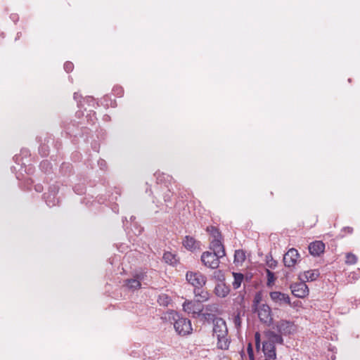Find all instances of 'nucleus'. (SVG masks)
<instances>
[{"mask_svg": "<svg viewBox=\"0 0 360 360\" xmlns=\"http://www.w3.org/2000/svg\"><path fill=\"white\" fill-rule=\"evenodd\" d=\"M98 165H99L101 169H103L105 167L106 163L104 160H101L98 161Z\"/></svg>", "mask_w": 360, "mask_h": 360, "instance_id": "nucleus-31", "label": "nucleus"}, {"mask_svg": "<svg viewBox=\"0 0 360 360\" xmlns=\"http://www.w3.org/2000/svg\"><path fill=\"white\" fill-rule=\"evenodd\" d=\"M170 301V298L165 294L160 295L158 300L159 304L162 306H167Z\"/></svg>", "mask_w": 360, "mask_h": 360, "instance_id": "nucleus-23", "label": "nucleus"}, {"mask_svg": "<svg viewBox=\"0 0 360 360\" xmlns=\"http://www.w3.org/2000/svg\"><path fill=\"white\" fill-rule=\"evenodd\" d=\"M186 278L187 281L195 288L194 293L195 296H200L202 300H207L208 293L203 290L199 292L207 282L206 276L199 271H188Z\"/></svg>", "mask_w": 360, "mask_h": 360, "instance_id": "nucleus-2", "label": "nucleus"}, {"mask_svg": "<svg viewBox=\"0 0 360 360\" xmlns=\"http://www.w3.org/2000/svg\"><path fill=\"white\" fill-rule=\"evenodd\" d=\"M233 276L234 278V281L233 282V287L234 289H238L240 287L241 283L243 281L244 276L243 274L240 273H233Z\"/></svg>", "mask_w": 360, "mask_h": 360, "instance_id": "nucleus-20", "label": "nucleus"}, {"mask_svg": "<svg viewBox=\"0 0 360 360\" xmlns=\"http://www.w3.org/2000/svg\"><path fill=\"white\" fill-rule=\"evenodd\" d=\"M271 300L277 305L281 307L284 304H290V298L288 294L279 292L274 291L271 292L270 294Z\"/></svg>", "mask_w": 360, "mask_h": 360, "instance_id": "nucleus-10", "label": "nucleus"}, {"mask_svg": "<svg viewBox=\"0 0 360 360\" xmlns=\"http://www.w3.org/2000/svg\"><path fill=\"white\" fill-rule=\"evenodd\" d=\"M256 347H259L260 344V335L257 332L255 335Z\"/></svg>", "mask_w": 360, "mask_h": 360, "instance_id": "nucleus-29", "label": "nucleus"}, {"mask_svg": "<svg viewBox=\"0 0 360 360\" xmlns=\"http://www.w3.org/2000/svg\"><path fill=\"white\" fill-rule=\"evenodd\" d=\"M276 262L274 259H271V262L269 263V266L270 267H273V266H276Z\"/></svg>", "mask_w": 360, "mask_h": 360, "instance_id": "nucleus-32", "label": "nucleus"}, {"mask_svg": "<svg viewBox=\"0 0 360 360\" xmlns=\"http://www.w3.org/2000/svg\"><path fill=\"white\" fill-rule=\"evenodd\" d=\"M273 329L282 335H289L297 332V326L293 321L281 319L274 324Z\"/></svg>", "mask_w": 360, "mask_h": 360, "instance_id": "nucleus-4", "label": "nucleus"}, {"mask_svg": "<svg viewBox=\"0 0 360 360\" xmlns=\"http://www.w3.org/2000/svg\"><path fill=\"white\" fill-rule=\"evenodd\" d=\"M352 278H353L354 280L356 278V276H354V273H353V274H352Z\"/></svg>", "mask_w": 360, "mask_h": 360, "instance_id": "nucleus-35", "label": "nucleus"}, {"mask_svg": "<svg viewBox=\"0 0 360 360\" xmlns=\"http://www.w3.org/2000/svg\"><path fill=\"white\" fill-rule=\"evenodd\" d=\"M223 257L217 253H214L210 251L204 252L201 255V262L208 268L217 269L219 265V259Z\"/></svg>", "mask_w": 360, "mask_h": 360, "instance_id": "nucleus-7", "label": "nucleus"}, {"mask_svg": "<svg viewBox=\"0 0 360 360\" xmlns=\"http://www.w3.org/2000/svg\"><path fill=\"white\" fill-rule=\"evenodd\" d=\"M291 292L297 297L304 298L309 295V288L307 284L301 281L290 285Z\"/></svg>", "mask_w": 360, "mask_h": 360, "instance_id": "nucleus-9", "label": "nucleus"}, {"mask_svg": "<svg viewBox=\"0 0 360 360\" xmlns=\"http://www.w3.org/2000/svg\"><path fill=\"white\" fill-rule=\"evenodd\" d=\"M248 355H249L250 360H255V359H254V354H253V349H252L251 344H248Z\"/></svg>", "mask_w": 360, "mask_h": 360, "instance_id": "nucleus-28", "label": "nucleus"}, {"mask_svg": "<svg viewBox=\"0 0 360 360\" xmlns=\"http://www.w3.org/2000/svg\"><path fill=\"white\" fill-rule=\"evenodd\" d=\"M325 245L321 241H315L311 243L309 245V251L311 255L319 256L323 252Z\"/></svg>", "mask_w": 360, "mask_h": 360, "instance_id": "nucleus-13", "label": "nucleus"}, {"mask_svg": "<svg viewBox=\"0 0 360 360\" xmlns=\"http://www.w3.org/2000/svg\"><path fill=\"white\" fill-rule=\"evenodd\" d=\"M50 164L49 162L47 161H43L41 162L40 164V167L44 169H46V170L48 169V167H49Z\"/></svg>", "mask_w": 360, "mask_h": 360, "instance_id": "nucleus-30", "label": "nucleus"}, {"mask_svg": "<svg viewBox=\"0 0 360 360\" xmlns=\"http://www.w3.org/2000/svg\"><path fill=\"white\" fill-rule=\"evenodd\" d=\"M345 230H347V231H348L349 233H352V231H353L352 228H351V227H346V228H345Z\"/></svg>", "mask_w": 360, "mask_h": 360, "instance_id": "nucleus-33", "label": "nucleus"}, {"mask_svg": "<svg viewBox=\"0 0 360 360\" xmlns=\"http://www.w3.org/2000/svg\"><path fill=\"white\" fill-rule=\"evenodd\" d=\"M267 274V284L269 285L271 283H274L275 280L274 274L269 270H266Z\"/></svg>", "mask_w": 360, "mask_h": 360, "instance_id": "nucleus-26", "label": "nucleus"}, {"mask_svg": "<svg viewBox=\"0 0 360 360\" xmlns=\"http://www.w3.org/2000/svg\"><path fill=\"white\" fill-rule=\"evenodd\" d=\"M184 246L190 251H195L200 249V242L195 240L193 237L186 236L183 241Z\"/></svg>", "mask_w": 360, "mask_h": 360, "instance_id": "nucleus-17", "label": "nucleus"}, {"mask_svg": "<svg viewBox=\"0 0 360 360\" xmlns=\"http://www.w3.org/2000/svg\"><path fill=\"white\" fill-rule=\"evenodd\" d=\"M300 258L298 251L295 248L290 249L283 257V262L285 266H294Z\"/></svg>", "mask_w": 360, "mask_h": 360, "instance_id": "nucleus-11", "label": "nucleus"}, {"mask_svg": "<svg viewBox=\"0 0 360 360\" xmlns=\"http://www.w3.org/2000/svg\"><path fill=\"white\" fill-rule=\"evenodd\" d=\"M79 97V96L77 93L74 94V99L75 100H77Z\"/></svg>", "mask_w": 360, "mask_h": 360, "instance_id": "nucleus-34", "label": "nucleus"}, {"mask_svg": "<svg viewBox=\"0 0 360 360\" xmlns=\"http://www.w3.org/2000/svg\"><path fill=\"white\" fill-rule=\"evenodd\" d=\"M262 300V295L260 293H257L254 297L253 300V309L256 308V307H258V305H261L260 302Z\"/></svg>", "mask_w": 360, "mask_h": 360, "instance_id": "nucleus-25", "label": "nucleus"}, {"mask_svg": "<svg viewBox=\"0 0 360 360\" xmlns=\"http://www.w3.org/2000/svg\"><path fill=\"white\" fill-rule=\"evenodd\" d=\"M263 352L264 355L269 359H275L276 358L275 346L271 342H264L263 343Z\"/></svg>", "mask_w": 360, "mask_h": 360, "instance_id": "nucleus-16", "label": "nucleus"}, {"mask_svg": "<svg viewBox=\"0 0 360 360\" xmlns=\"http://www.w3.org/2000/svg\"><path fill=\"white\" fill-rule=\"evenodd\" d=\"M230 292V288L229 286L226 285V284L220 281L215 286L214 293L217 296L219 297H226Z\"/></svg>", "mask_w": 360, "mask_h": 360, "instance_id": "nucleus-15", "label": "nucleus"}, {"mask_svg": "<svg viewBox=\"0 0 360 360\" xmlns=\"http://www.w3.org/2000/svg\"><path fill=\"white\" fill-rule=\"evenodd\" d=\"M202 301V298L197 301L186 300L183 304V309L193 318L198 317L203 310V306L201 304Z\"/></svg>", "mask_w": 360, "mask_h": 360, "instance_id": "nucleus-5", "label": "nucleus"}, {"mask_svg": "<svg viewBox=\"0 0 360 360\" xmlns=\"http://www.w3.org/2000/svg\"><path fill=\"white\" fill-rule=\"evenodd\" d=\"M44 198L46 200V202L49 207H53L58 204V200L54 196V195L51 193H46L44 195Z\"/></svg>", "mask_w": 360, "mask_h": 360, "instance_id": "nucleus-22", "label": "nucleus"}, {"mask_svg": "<svg viewBox=\"0 0 360 360\" xmlns=\"http://www.w3.org/2000/svg\"><path fill=\"white\" fill-rule=\"evenodd\" d=\"M266 336L269 339L268 342H271L274 345L275 343L281 345L283 343V338L282 337L283 335L281 333H278L276 330H268L266 333Z\"/></svg>", "mask_w": 360, "mask_h": 360, "instance_id": "nucleus-18", "label": "nucleus"}, {"mask_svg": "<svg viewBox=\"0 0 360 360\" xmlns=\"http://www.w3.org/2000/svg\"><path fill=\"white\" fill-rule=\"evenodd\" d=\"M245 259V254L242 250H237L234 255V263L236 264H242Z\"/></svg>", "mask_w": 360, "mask_h": 360, "instance_id": "nucleus-21", "label": "nucleus"}, {"mask_svg": "<svg viewBox=\"0 0 360 360\" xmlns=\"http://www.w3.org/2000/svg\"><path fill=\"white\" fill-rule=\"evenodd\" d=\"M73 68H74V65H73V63L71 62L68 61L64 64V70L67 72H71L73 70Z\"/></svg>", "mask_w": 360, "mask_h": 360, "instance_id": "nucleus-27", "label": "nucleus"}, {"mask_svg": "<svg viewBox=\"0 0 360 360\" xmlns=\"http://www.w3.org/2000/svg\"><path fill=\"white\" fill-rule=\"evenodd\" d=\"M254 311L257 312L261 322L267 326H270L272 323L273 317L271 314V309L268 304H262L261 305H258Z\"/></svg>", "mask_w": 360, "mask_h": 360, "instance_id": "nucleus-6", "label": "nucleus"}, {"mask_svg": "<svg viewBox=\"0 0 360 360\" xmlns=\"http://www.w3.org/2000/svg\"><path fill=\"white\" fill-rule=\"evenodd\" d=\"M213 323V335L217 337L218 348L228 349L230 341L228 338V328L225 321L221 318H216Z\"/></svg>", "mask_w": 360, "mask_h": 360, "instance_id": "nucleus-1", "label": "nucleus"}, {"mask_svg": "<svg viewBox=\"0 0 360 360\" xmlns=\"http://www.w3.org/2000/svg\"><path fill=\"white\" fill-rule=\"evenodd\" d=\"M164 261L170 264L175 265L178 262V259L176 258V255L171 252H166L163 255Z\"/></svg>", "mask_w": 360, "mask_h": 360, "instance_id": "nucleus-19", "label": "nucleus"}, {"mask_svg": "<svg viewBox=\"0 0 360 360\" xmlns=\"http://www.w3.org/2000/svg\"><path fill=\"white\" fill-rule=\"evenodd\" d=\"M146 274L144 272L136 273L134 278L127 279L125 285L130 290H137L141 288V283L144 280Z\"/></svg>", "mask_w": 360, "mask_h": 360, "instance_id": "nucleus-12", "label": "nucleus"}, {"mask_svg": "<svg viewBox=\"0 0 360 360\" xmlns=\"http://www.w3.org/2000/svg\"><path fill=\"white\" fill-rule=\"evenodd\" d=\"M346 263L348 264H354L357 262V257L352 253H347L346 255Z\"/></svg>", "mask_w": 360, "mask_h": 360, "instance_id": "nucleus-24", "label": "nucleus"}, {"mask_svg": "<svg viewBox=\"0 0 360 360\" xmlns=\"http://www.w3.org/2000/svg\"><path fill=\"white\" fill-rule=\"evenodd\" d=\"M174 327L176 332L182 336L191 334L193 330L191 321L186 318H178L174 323Z\"/></svg>", "mask_w": 360, "mask_h": 360, "instance_id": "nucleus-8", "label": "nucleus"}, {"mask_svg": "<svg viewBox=\"0 0 360 360\" xmlns=\"http://www.w3.org/2000/svg\"><path fill=\"white\" fill-rule=\"evenodd\" d=\"M207 231L210 233V249L212 252L217 253L221 256L225 255V250L224 245L221 243V235L214 226L207 228Z\"/></svg>", "mask_w": 360, "mask_h": 360, "instance_id": "nucleus-3", "label": "nucleus"}, {"mask_svg": "<svg viewBox=\"0 0 360 360\" xmlns=\"http://www.w3.org/2000/svg\"><path fill=\"white\" fill-rule=\"evenodd\" d=\"M319 276V271L316 269L309 270L300 275V278L303 282L315 281Z\"/></svg>", "mask_w": 360, "mask_h": 360, "instance_id": "nucleus-14", "label": "nucleus"}]
</instances>
